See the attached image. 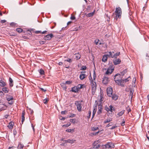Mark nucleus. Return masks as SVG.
Listing matches in <instances>:
<instances>
[{"instance_id":"56","label":"nucleus","mask_w":149,"mask_h":149,"mask_svg":"<svg viewBox=\"0 0 149 149\" xmlns=\"http://www.w3.org/2000/svg\"><path fill=\"white\" fill-rule=\"evenodd\" d=\"M93 80H94L95 79V78H96V75H95V71H94V73H93Z\"/></svg>"},{"instance_id":"42","label":"nucleus","mask_w":149,"mask_h":149,"mask_svg":"<svg viewBox=\"0 0 149 149\" xmlns=\"http://www.w3.org/2000/svg\"><path fill=\"white\" fill-rule=\"evenodd\" d=\"M70 122L73 123H74L75 122L76 119L75 118L70 119Z\"/></svg>"},{"instance_id":"26","label":"nucleus","mask_w":149,"mask_h":149,"mask_svg":"<svg viewBox=\"0 0 149 149\" xmlns=\"http://www.w3.org/2000/svg\"><path fill=\"white\" fill-rule=\"evenodd\" d=\"M72 82L71 81H67L65 82H63L62 83V84L63 85H65L66 84H70L72 83Z\"/></svg>"},{"instance_id":"27","label":"nucleus","mask_w":149,"mask_h":149,"mask_svg":"<svg viewBox=\"0 0 149 149\" xmlns=\"http://www.w3.org/2000/svg\"><path fill=\"white\" fill-rule=\"evenodd\" d=\"M134 92V90L131 89L130 90V96H131V98L132 99L133 97V95Z\"/></svg>"},{"instance_id":"45","label":"nucleus","mask_w":149,"mask_h":149,"mask_svg":"<svg viewBox=\"0 0 149 149\" xmlns=\"http://www.w3.org/2000/svg\"><path fill=\"white\" fill-rule=\"evenodd\" d=\"M98 129V127H93L91 128V130L93 131H95V130H97Z\"/></svg>"},{"instance_id":"52","label":"nucleus","mask_w":149,"mask_h":149,"mask_svg":"<svg viewBox=\"0 0 149 149\" xmlns=\"http://www.w3.org/2000/svg\"><path fill=\"white\" fill-rule=\"evenodd\" d=\"M89 80L90 81L91 83L92 82H93V80L92 78L91 77V74H90V75L89 76Z\"/></svg>"},{"instance_id":"25","label":"nucleus","mask_w":149,"mask_h":149,"mask_svg":"<svg viewBox=\"0 0 149 149\" xmlns=\"http://www.w3.org/2000/svg\"><path fill=\"white\" fill-rule=\"evenodd\" d=\"M74 55H75V58L76 59L78 60L80 58L81 55L79 53H78L77 54H76Z\"/></svg>"},{"instance_id":"35","label":"nucleus","mask_w":149,"mask_h":149,"mask_svg":"<svg viewBox=\"0 0 149 149\" xmlns=\"http://www.w3.org/2000/svg\"><path fill=\"white\" fill-rule=\"evenodd\" d=\"M120 53V52H118L114 54L113 55V58H116L119 55Z\"/></svg>"},{"instance_id":"31","label":"nucleus","mask_w":149,"mask_h":149,"mask_svg":"<svg viewBox=\"0 0 149 149\" xmlns=\"http://www.w3.org/2000/svg\"><path fill=\"white\" fill-rule=\"evenodd\" d=\"M24 147V146L21 143H19L18 145L17 148L18 149H22Z\"/></svg>"},{"instance_id":"36","label":"nucleus","mask_w":149,"mask_h":149,"mask_svg":"<svg viewBox=\"0 0 149 149\" xmlns=\"http://www.w3.org/2000/svg\"><path fill=\"white\" fill-rule=\"evenodd\" d=\"M112 120V118H107V119L105 120L104 122V123H108Z\"/></svg>"},{"instance_id":"28","label":"nucleus","mask_w":149,"mask_h":149,"mask_svg":"<svg viewBox=\"0 0 149 149\" xmlns=\"http://www.w3.org/2000/svg\"><path fill=\"white\" fill-rule=\"evenodd\" d=\"M100 145L99 144H96L94 146L93 148H92V149H98L100 147Z\"/></svg>"},{"instance_id":"63","label":"nucleus","mask_w":149,"mask_h":149,"mask_svg":"<svg viewBox=\"0 0 149 149\" xmlns=\"http://www.w3.org/2000/svg\"><path fill=\"white\" fill-rule=\"evenodd\" d=\"M13 100H10V101H8V104H10V105L12 104H13V102H14L13 101Z\"/></svg>"},{"instance_id":"18","label":"nucleus","mask_w":149,"mask_h":149,"mask_svg":"<svg viewBox=\"0 0 149 149\" xmlns=\"http://www.w3.org/2000/svg\"><path fill=\"white\" fill-rule=\"evenodd\" d=\"M9 85L10 87H12L13 86V81L12 79V78L10 77L9 78Z\"/></svg>"},{"instance_id":"57","label":"nucleus","mask_w":149,"mask_h":149,"mask_svg":"<svg viewBox=\"0 0 149 149\" xmlns=\"http://www.w3.org/2000/svg\"><path fill=\"white\" fill-rule=\"evenodd\" d=\"M99 40V39H96L95 40L94 43L96 45H97Z\"/></svg>"},{"instance_id":"22","label":"nucleus","mask_w":149,"mask_h":149,"mask_svg":"<svg viewBox=\"0 0 149 149\" xmlns=\"http://www.w3.org/2000/svg\"><path fill=\"white\" fill-rule=\"evenodd\" d=\"M107 55L109 57L113 58V55L112 54V52H109L108 54Z\"/></svg>"},{"instance_id":"46","label":"nucleus","mask_w":149,"mask_h":149,"mask_svg":"<svg viewBox=\"0 0 149 149\" xmlns=\"http://www.w3.org/2000/svg\"><path fill=\"white\" fill-rule=\"evenodd\" d=\"M70 19L72 20H74L75 19V17L72 14H71V17L70 18Z\"/></svg>"},{"instance_id":"44","label":"nucleus","mask_w":149,"mask_h":149,"mask_svg":"<svg viewBox=\"0 0 149 149\" xmlns=\"http://www.w3.org/2000/svg\"><path fill=\"white\" fill-rule=\"evenodd\" d=\"M126 110L128 111V113H129L131 111V110L130 108V107L129 106H128L126 108Z\"/></svg>"},{"instance_id":"60","label":"nucleus","mask_w":149,"mask_h":149,"mask_svg":"<svg viewBox=\"0 0 149 149\" xmlns=\"http://www.w3.org/2000/svg\"><path fill=\"white\" fill-rule=\"evenodd\" d=\"M67 111L65 110L64 111H62L61 112V113L62 114H65L66 113H67Z\"/></svg>"},{"instance_id":"3","label":"nucleus","mask_w":149,"mask_h":149,"mask_svg":"<svg viewBox=\"0 0 149 149\" xmlns=\"http://www.w3.org/2000/svg\"><path fill=\"white\" fill-rule=\"evenodd\" d=\"M114 66L113 65H110L109 67L105 73V75L110 74L113 72L114 70Z\"/></svg>"},{"instance_id":"64","label":"nucleus","mask_w":149,"mask_h":149,"mask_svg":"<svg viewBox=\"0 0 149 149\" xmlns=\"http://www.w3.org/2000/svg\"><path fill=\"white\" fill-rule=\"evenodd\" d=\"M75 116V114H71V115L69 116V117L70 118H73V117H74Z\"/></svg>"},{"instance_id":"33","label":"nucleus","mask_w":149,"mask_h":149,"mask_svg":"<svg viewBox=\"0 0 149 149\" xmlns=\"http://www.w3.org/2000/svg\"><path fill=\"white\" fill-rule=\"evenodd\" d=\"M96 87H92V94L93 95H94L95 94V93L96 91Z\"/></svg>"},{"instance_id":"1","label":"nucleus","mask_w":149,"mask_h":149,"mask_svg":"<svg viewBox=\"0 0 149 149\" xmlns=\"http://www.w3.org/2000/svg\"><path fill=\"white\" fill-rule=\"evenodd\" d=\"M120 74H116L114 76V80L116 83H118L119 85L120 86H125V84L123 80L122 79H116V77L119 76H120Z\"/></svg>"},{"instance_id":"7","label":"nucleus","mask_w":149,"mask_h":149,"mask_svg":"<svg viewBox=\"0 0 149 149\" xmlns=\"http://www.w3.org/2000/svg\"><path fill=\"white\" fill-rule=\"evenodd\" d=\"M107 94L109 97H111L112 96L113 90L111 88H108L107 90Z\"/></svg>"},{"instance_id":"59","label":"nucleus","mask_w":149,"mask_h":149,"mask_svg":"<svg viewBox=\"0 0 149 149\" xmlns=\"http://www.w3.org/2000/svg\"><path fill=\"white\" fill-rule=\"evenodd\" d=\"M80 29V26H79V27H77L75 28L74 29V30L75 31H77L79 30Z\"/></svg>"},{"instance_id":"32","label":"nucleus","mask_w":149,"mask_h":149,"mask_svg":"<svg viewBox=\"0 0 149 149\" xmlns=\"http://www.w3.org/2000/svg\"><path fill=\"white\" fill-rule=\"evenodd\" d=\"M91 84L92 87H96V82L94 81L92 82L91 83Z\"/></svg>"},{"instance_id":"9","label":"nucleus","mask_w":149,"mask_h":149,"mask_svg":"<svg viewBox=\"0 0 149 149\" xmlns=\"http://www.w3.org/2000/svg\"><path fill=\"white\" fill-rule=\"evenodd\" d=\"M121 62L120 59L119 58L113 60V62L115 65L120 64Z\"/></svg>"},{"instance_id":"20","label":"nucleus","mask_w":149,"mask_h":149,"mask_svg":"<svg viewBox=\"0 0 149 149\" xmlns=\"http://www.w3.org/2000/svg\"><path fill=\"white\" fill-rule=\"evenodd\" d=\"M75 141V140H73V139H68L67 140L64 141L65 142V143H68L71 144L73 143Z\"/></svg>"},{"instance_id":"19","label":"nucleus","mask_w":149,"mask_h":149,"mask_svg":"<svg viewBox=\"0 0 149 149\" xmlns=\"http://www.w3.org/2000/svg\"><path fill=\"white\" fill-rule=\"evenodd\" d=\"M2 90L5 93H7L9 91V89L6 87H4L2 88Z\"/></svg>"},{"instance_id":"48","label":"nucleus","mask_w":149,"mask_h":149,"mask_svg":"<svg viewBox=\"0 0 149 149\" xmlns=\"http://www.w3.org/2000/svg\"><path fill=\"white\" fill-rule=\"evenodd\" d=\"M125 121L124 119H123V121L122 123H120L121 125L122 126H123L125 125Z\"/></svg>"},{"instance_id":"2","label":"nucleus","mask_w":149,"mask_h":149,"mask_svg":"<svg viewBox=\"0 0 149 149\" xmlns=\"http://www.w3.org/2000/svg\"><path fill=\"white\" fill-rule=\"evenodd\" d=\"M115 13H116V19L117 20L118 18H120L122 14V10L121 8L119 7L116 8Z\"/></svg>"},{"instance_id":"13","label":"nucleus","mask_w":149,"mask_h":149,"mask_svg":"<svg viewBox=\"0 0 149 149\" xmlns=\"http://www.w3.org/2000/svg\"><path fill=\"white\" fill-rule=\"evenodd\" d=\"M108 56L107 55H104L102 57V61L104 62H105L107 61L108 58Z\"/></svg>"},{"instance_id":"10","label":"nucleus","mask_w":149,"mask_h":149,"mask_svg":"<svg viewBox=\"0 0 149 149\" xmlns=\"http://www.w3.org/2000/svg\"><path fill=\"white\" fill-rule=\"evenodd\" d=\"M85 72H81V74L79 75V78L81 80H83L86 77V75L85 74L82 73Z\"/></svg>"},{"instance_id":"54","label":"nucleus","mask_w":149,"mask_h":149,"mask_svg":"<svg viewBox=\"0 0 149 149\" xmlns=\"http://www.w3.org/2000/svg\"><path fill=\"white\" fill-rule=\"evenodd\" d=\"M39 42L40 44V45H43L46 42L45 41H39Z\"/></svg>"},{"instance_id":"29","label":"nucleus","mask_w":149,"mask_h":149,"mask_svg":"<svg viewBox=\"0 0 149 149\" xmlns=\"http://www.w3.org/2000/svg\"><path fill=\"white\" fill-rule=\"evenodd\" d=\"M127 72V69H125L120 72L121 75H122V76H123Z\"/></svg>"},{"instance_id":"50","label":"nucleus","mask_w":149,"mask_h":149,"mask_svg":"<svg viewBox=\"0 0 149 149\" xmlns=\"http://www.w3.org/2000/svg\"><path fill=\"white\" fill-rule=\"evenodd\" d=\"M113 123L112 122H111L109 123V124H107L106 126V127H109L110 126H111L113 125Z\"/></svg>"},{"instance_id":"39","label":"nucleus","mask_w":149,"mask_h":149,"mask_svg":"<svg viewBox=\"0 0 149 149\" xmlns=\"http://www.w3.org/2000/svg\"><path fill=\"white\" fill-rule=\"evenodd\" d=\"M16 31L19 33H20L21 32H23V30L22 29L20 28H17L16 29Z\"/></svg>"},{"instance_id":"12","label":"nucleus","mask_w":149,"mask_h":149,"mask_svg":"<svg viewBox=\"0 0 149 149\" xmlns=\"http://www.w3.org/2000/svg\"><path fill=\"white\" fill-rule=\"evenodd\" d=\"M7 107L4 104H0V111L6 109Z\"/></svg>"},{"instance_id":"8","label":"nucleus","mask_w":149,"mask_h":149,"mask_svg":"<svg viewBox=\"0 0 149 149\" xmlns=\"http://www.w3.org/2000/svg\"><path fill=\"white\" fill-rule=\"evenodd\" d=\"M109 80L108 79V78L106 77H104L102 79V83L105 85H106L107 84L108 82H109Z\"/></svg>"},{"instance_id":"30","label":"nucleus","mask_w":149,"mask_h":149,"mask_svg":"<svg viewBox=\"0 0 149 149\" xmlns=\"http://www.w3.org/2000/svg\"><path fill=\"white\" fill-rule=\"evenodd\" d=\"M125 111L123 110L120 112H119L118 114L117 115H118V116H122L124 113Z\"/></svg>"},{"instance_id":"6","label":"nucleus","mask_w":149,"mask_h":149,"mask_svg":"<svg viewBox=\"0 0 149 149\" xmlns=\"http://www.w3.org/2000/svg\"><path fill=\"white\" fill-rule=\"evenodd\" d=\"M54 37V36L52 34L50 33L45 36L44 37L43 39L45 40H49Z\"/></svg>"},{"instance_id":"16","label":"nucleus","mask_w":149,"mask_h":149,"mask_svg":"<svg viewBox=\"0 0 149 149\" xmlns=\"http://www.w3.org/2000/svg\"><path fill=\"white\" fill-rule=\"evenodd\" d=\"M14 125V123L13 122H10L9 123L8 127L10 129H12L13 128V126Z\"/></svg>"},{"instance_id":"49","label":"nucleus","mask_w":149,"mask_h":149,"mask_svg":"<svg viewBox=\"0 0 149 149\" xmlns=\"http://www.w3.org/2000/svg\"><path fill=\"white\" fill-rule=\"evenodd\" d=\"M86 67L85 66H82L81 70H86Z\"/></svg>"},{"instance_id":"40","label":"nucleus","mask_w":149,"mask_h":149,"mask_svg":"<svg viewBox=\"0 0 149 149\" xmlns=\"http://www.w3.org/2000/svg\"><path fill=\"white\" fill-rule=\"evenodd\" d=\"M28 112L29 113H30L32 115L33 113V110L29 108L28 109Z\"/></svg>"},{"instance_id":"61","label":"nucleus","mask_w":149,"mask_h":149,"mask_svg":"<svg viewBox=\"0 0 149 149\" xmlns=\"http://www.w3.org/2000/svg\"><path fill=\"white\" fill-rule=\"evenodd\" d=\"M88 113H89V115L88 116H87V117L88 118H89L91 117V111H88Z\"/></svg>"},{"instance_id":"51","label":"nucleus","mask_w":149,"mask_h":149,"mask_svg":"<svg viewBox=\"0 0 149 149\" xmlns=\"http://www.w3.org/2000/svg\"><path fill=\"white\" fill-rule=\"evenodd\" d=\"M17 133V132L15 129H14L13 131V134L15 136Z\"/></svg>"},{"instance_id":"47","label":"nucleus","mask_w":149,"mask_h":149,"mask_svg":"<svg viewBox=\"0 0 149 149\" xmlns=\"http://www.w3.org/2000/svg\"><path fill=\"white\" fill-rule=\"evenodd\" d=\"M71 125V124L70 123H67L66 124L64 125H63V127H67L68 126H69L70 125Z\"/></svg>"},{"instance_id":"5","label":"nucleus","mask_w":149,"mask_h":149,"mask_svg":"<svg viewBox=\"0 0 149 149\" xmlns=\"http://www.w3.org/2000/svg\"><path fill=\"white\" fill-rule=\"evenodd\" d=\"M82 102V100L80 102L79 101H75V104L77 106V109L79 111H81V102Z\"/></svg>"},{"instance_id":"11","label":"nucleus","mask_w":149,"mask_h":149,"mask_svg":"<svg viewBox=\"0 0 149 149\" xmlns=\"http://www.w3.org/2000/svg\"><path fill=\"white\" fill-rule=\"evenodd\" d=\"M105 109L107 112L110 111L111 112H112L113 111H112V106L111 105L109 106V107H108L107 106H106L105 107Z\"/></svg>"},{"instance_id":"14","label":"nucleus","mask_w":149,"mask_h":149,"mask_svg":"<svg viewBox=\"0 0 149 149\" xmlns=\"http://www.w3.org/2000/svg\"><path fill=\"white\" fill-rule=\"evenodd\" d=\"M7 95L6 97V99L8 101H10V100H13L14 99L13 97V96Z\"/></svg>"},{"instance_id":"37","label":"nucleus","mask_w":149,"mask_h":149,"mask_svg":"<svg viewBox=\"0 0 149 149\" xmlns=\"http://www.w3.org/2000/svg\"><path fill=\"white\" fill-rule=\"evenodd\" d=\"M72 61V59L71 58H68L67 59L65 60L64 61V62H65L66 61L68 62H69L70 63H71Z\"/></svg>"},{"instance_id":"53","label":"nucleus","mask_w":149,"mask_h":149,"mask_svg":"<svg viewBox=\"0 0 149 149\" xmlns=\"http://www.w3.org/2000/svg\"><path fill=\"white\" fill-rule=\"evenodd\" d=\"M102 112V110L99 109H98V112H97V113L98 114H100Z\"/></svg>"},{"instance_id":"34","label":"nucleus","mask_w":149,"mask_h":149,"mask_svg":"<svg viewBox=\"0 0 149 149\" xmlns=\"http://www.w3.org/2000/svg\"><path fill=\"white\" fill-rule=\"evenodd\" d=\"M83 85L79 84L77 86V88L78 90L79 91V90L80 89H81V88H83Z\"/></svg>"},{"instance_id":"4","label":"nucleus","mask_w":149,"mask_h":149,"mask_svg":"<svg viewBox=\"0 0 149 149\" xmlns=\"http://www.w3.org/2000/svg\"><path fill=\"white\" fill-rule=\"evenodd\" d=\"M114 144L111 142L107 143L103 146L104 148H105L106 149L113 148H114Z\"/></svg>"},{"instance_id":"21","label":"nucleus","mask_w":149,"mask_h":149,"mask_svg":"<svg viewBox=\"0 0 149 149\" xmlns=\"http://www.w3.org/2000/svg\"><path fill=\"white\" fill-rule=\"evenodd\" d=\"M112 99L114 100H117L118 98V96L115 94H112Z\"/></svg>"},{"instance_id":"38","label":"nucleus","mask_w":149,"mask_h":149,"mask_svg":"<svg viewBox=\"0 0 149 149\" xmlns=\"http://www.w3.org/2000/svg\"><path fill=\"white\" fill-rule=\"evenodd\" d=\"M39 72L40 73V74L41 75H44L45 74L44 71L42 69H41L40 70Z\"/></svg>"},{"instance_id":"23","label":"nucleus","mask_w":149,"mask_h":149,"mask_svg":"<svg viewBox=\"0 0 149 149\" xmlns=\"http://www.w3.org/2000/svg\"><path fill=\"white\" fill-rule=\"evenodd\" d=\"M95 11H94L93 12L89 13L86 15V16L88 17H90L93 16L95 13Z\"/></svg>"},{"instance_id":"58","label":"nucleus","mask_w":149,"mask_h":149,"mask_svg":"<svg viewBox=\"0 0 149 149\" xmlns=\"http://www.w3.org/2000/svg\"><path fill=\"white\" fill-rule=\"evenodd\" d=\"M59 118L60 120H64L65 119V118L63 117L62 116H61Z\"/></svg>"},{"instance_id":"15","label":"nucleus","mask_w":149,"mask_h":149,"mask_svg":"<svg viewBox=\"0 0 149 149\" xmlns=\"http://www.w3.org/2000/svg\"><path fill=\"white\" fill-rule=\"evenodd\" d=\"M25 114V112L24 111H22V124L23 123V122L25 120V117H24Z\"/></svg>"},{"instance_id":"55","label":"nucleus","mask_w":149,"mask_h":149,"mask_svg":"<svg viewBox=\"0 0 149 149\" xmlns=\"http://www.w3.org/2000/svg\"><path fill=\"white\" fill-rule=\"evenodd\" d=\"M48 101V100H47V99H45L43 100L44 103L45 104H47V102Z\"/></svg>"},{"instance_id":"24","label":"nucleus","mask_w":149,"mask_h":149,"mask_svg":"<svg viewBox=\"0 0 149 149\" xmlns=\"http://www.w3.org/2000/svg\"><path fill=\"white\" fill-rule=\"evenodd\" d=\"M6 85V83L5 82L2 80L0 81V86L3 87L5 86Z\"/></svg>"},{"instance_id":"41","label":"nucleus","mask_w":149,"mask_h":149,"mask_svg":"<svg viewBox=\"0 0 149 149\" xmlns=\"http://www.w3.org/2000/svg\"><path fill=\"white\" fill-rule=\"evenodd\" d=\"M102 103H100L98 105V109H100L102 110Z\"/></svg>"},{"instance_id":"62","label":"nucleus","mask_w":149,"mask_h":149,"mask_svg":"<svg viewBox=\"0 0 149 149\" xmlns=\"http://www.w3.org/2000/svg\"><path fill=\"white\" fill-rule=\"evenodd\" d=\"M117 127V126L116 125H115L114 126H112L111 128L110 129V130H113L114 128Z\"/></svg>"},{"instance_id":"43","label":"nucleus","mask_w":149,"mask_h":149,"mask_svg":"<svg viewBox=\"0 0 149 149\" xmlns=\"http://www.w3.org/2000/svg\"><path fill=\"white\" fill-rule=\"evenodd\" d=\"M98 104L97 101H95V104L94 106V108H95V109H96V108L97 109Z\"/></svg>"},{"instance_id":"17","label":"nucleus","mask_w":149,"mask_h":149,"mask_svg":"<svg viewBox=\"0 0 149 149\" xmlns=\"http://www.w3.org/2000/svg\"><path fill=\"white\" fill-rule=\"evenodd\" d=\"M71 90L72 92L74 93H77L79 91L77 87L75 86L72 88Z\"/></svg>"}]
</instances>
